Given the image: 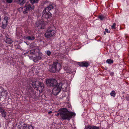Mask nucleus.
<instances>
[{"label":"nucleus","instance_id":"f03ea898","mask_svg":"<svg viewBox=\"0 0 129 129\" xmlns=\"http://www.w3.org/2000/svg\"><path fill=\"white\" fill-rule=\"evenodd\" d=\"M61 68L60 64L57 62H54L50 65L49 67V71L52 73H55L60 70Z\"/></svg>","mask_w":129,"mask_h":129},{"label":"nucleus","instance_id":"412c9836","mask_svg":"<svg viewBox=\"0 0 129 129\" xmlns=\"http://www.w3.org/2000/svg\"><path fill=\"white\" fill-rule=\"evenodd\" d=\"M2 116L4 118H5L6 117V115L7 114L5 110H2L1 111V112Z\"/></svg>","mask_w":129,"mask_h":129},{"label":"nucleus","instance_id":"c9c22d12","mask_svg":"<svg viewBox=\"0 0 129 129\" xmlns=\"http://www.w3.org/2000/svg\"><path fill=\"white\" fill-rule=\"evenodd\" d=\"M35 45V44L34 43H32L31 45V47H33V46L34 45Z\"/></svg>","mask_w":129,"mask_h":129},{"label":"nucleus","instance_id":"a19ab883","mask_svg":"<svg viewBox=\"0 0 129 129\" xmlns=\"http://www.w3.org/2000/svg\"><path fill=\"white\" fill-rule=\"evenodd\" d=\"M128 120H129V118H128Z\"/></svg>","mask_w":129,"mask_h":129},{"label":"nucleus","instance_id":"2f4dec72","mask_svg":"<svg viewBox=\"0 0 129 129\" xmlns=\"http://www.w3.org/2000/svg\"><path fill=\"white\" fill-rule=\"evenodd\" d=\"M6 2L8 3H11L13 1V0H6Z\"/></svg>","mask_w":129,"mask_h":129},{"label":"nucleus","instance_id":"cd10ccee","mask_svg":"<svg viewBox=\"0 0 129 129\" xmlns=\"http://www.w3.org/2000/svg\"><path fill=\"white\" fill-rule=\"evenodd\" d=\"M92 126L91 125H86L84 129H91Z\"/></svg>","mask_w":129,"mask_h":129},{"label":"nucleus","instance_id":"ddd939ff","mask_svg":"<svg viewBox=\"0 0 129 129\" xmlns=\"http://www.w3.org/2000/svg\"><path fill=\"white\" fill-rule=\"evenodd\" d=\"M53 4L52 3H51L48 5L43 10V12H46L47 11V12H49L50 10L54 9Z\"/></svg>","mask_w":129,"mask_h":129},{"label":"nucleus","instance_id":"7ed1b4c3","mask_svg":"<svg viewBox=\"0 0 129 129\" xmlns=\"http://www.w3.org/2000/svg\"><path fill=\"white\" fill-rule=\"evenodd\" d=\"M55 27L53 26L49 27L45 34V36L47 38H50L53 36L56 32Z\"/></svg>","mask_w":129,"mask_h":129},{"label":"nucleus","instance_id":"9b49d317","mask_svg":"<svg viewBox=\"0 0 129 129\" xmlns=\"http://www.w3.org/2000/svg\"><path fill=\"white\" fill-rule=\"evenodd\" d=\"M1 90L0 91V101L2 99H3L5 98V96L7 95V91L2 88Z\"/></svg>","mask_w":129,"mask_h":129},{"label":"nucleus","instance_id":"f257e3e1","mask_svg":"<svg viewBox=\"0 0 129 129\" xmlns=\"http://www.w3.org/2000/svg\"><path fill=\"white\" fill-rule=\"evenodd\" d=\"M58 112L56 116H58L59 115L61 118L63 120H69L73 116L75 115V113L69 111L66 108L60 109Z\"/></svg>","mask_w":129,"mask_h":129},{"label":"nucleus","instance_id":"c85d7f7f","mask_svg":"<svg viewBox=\"0 0 129 129\" xmlns=\"http://www.w3.org/2000/svg\"><path fill=\"white\" fill-rule=\"evenodd\" d=\"M100 128L99 127L96 126H92L91 129H99Z\"/></svg>","mask_w":129,"mask_h":129},{"label":"nucleus","instance_id":"58836bf2","mask_svg":"<svg viewBox=\"0 0 129 129\" xmlns=\"http://www.w3.org/2000/svg\"><path fill=\"white\" fill-rule=\"evenodd\" d=\"M25 12L27 13V11H26V10L25 11Z\"/></svg>","mask_w":129,"mask_h":129},{"label":"nucleus","instance_id":"473e14b6","mask_svg":"<svg viewBox=\"0 0 129 129\" xmlns=\"http://www.w3.org/2000/svg\"><path fill=\"white\" fill-rule=\"evenodd\" d=\"M98 17L101 20H102L104 18L103 16L101 15L99 16Z\"/></svg>","mask_w":129,"mask_h":129},{"label":"nucleus","instance_id":"dca6fc26","mask_svg":"<svg viewBox=\"0 0 129 129\" xmlns=\"http://www.w3.org/2000/svg\"><path fill=\"white\" fill-rule=\"evenodd\" d=\"M78 64L80 66L82 67H87L89 65V64L88 63L85 62H79Z\"/></svg>","mask_w":129,"mask_h":129},{"label":"nucleus","instance_id":"7c9ffc66","mask_svg":"<svg viewBox=\"0 0 129 129\" xmlns=\"http://www.w3.org/2000/svg\"><path fill=\"white\" fill-rule=\"evenodd\" d=\"M51 52L49 50L47 51L46 52V54L48 56L50 55H51Z\"/></svg>","mask_w":129,"mask_h":129},{"label":"nucleus","instance_id":"0eeeda50","mask_svg":"<svg viewBox=\"0 0 129 129\" xmlns=\"http://www.w3.org/2000/svg\"><path fill=\"white\" fill-rule=\"evenodd\" d=\"M46 83L48 86L54 87L57 86L58 84L57 81L54 79H48L46 80Z\"/></svg>","mask_w":129,"mask_h":129},{"label":"nucleus","instance_id":"bb28decb","mask_svg":"<svg viewBox=\"0 0 129 129\" xmlns=\"http://www.w3.org/2000/svg\"><path fill=\"white\" fill-rule=\"evenodd\" d=\"M19 3L21 5H22L24 4V0H18Z\"/></svg>","mask_w":129,"mask_h":129},{"label":"nucleus","instance_id":"20e7f679","mask_svg":"<svg viewBox=\"0 0 129 129\" xmlns=\"http://www.w3.org/2000/svg\"><path fill=\"white\" fill-rule=\"evenodd\" d=\"M55 27L53 26L49 27L45 34V36L47 38H50L53 36L56 32Z\"/></svg>","mask_w":129,"mask_h":129},{"label":"nucleus","instance_id":"39448f33","mask_svg":"<svg viewBox=\"0 0 129 129\" xmlns=\"http://www.w3.org/2000/svg\"><path fill=\"white\" fill-rule=\"evenodd\" d=\"M26 93L27 95L31 98L35 99L36 98L37 96L36 93L32 88L30 86L28 87L26 89Z\"/></svg>","mask_w":129,"mask_h":129},{"label":"nucleus","instance_id":"6ab92c4d","mask_svg":"<svg viewBox=\"0 0 129 129\" xmlns=\"http://www.w3.org/2000/svg\"><path fill=\"white\" fill-rule=\"evenodd\" d=\"M18 29H17L16 35L17 36L19 37L18 38H19L20 36H22V30H21L20 32L18 31Z\"/></svg>","mask_w":129,"mask_h":129},{"label":"nucleus","instance_id":"a211bd4d","mask_svg":"<svg viewBox=\"0 0 129 129\" xmlns=\"http://www.w3.org/2000/svg\"><path fill=\"white\" fill-rule=\"evenodd\" d=\"M37 26L39 27V29H42L44 28V24L43 22L41 21L38 23V25L37 24Z\"/></svg>","mask_w":129,"mask_h":129},{"label":"nucleus","instance_id":"9d476101","mask_svg":"<svg viewBox=\"0 0 129 129\" xmlns=\"http://www.w3.org/2000/svg\"><path fill=\"white\" fill-rule=\"evenodd\" d=\"M8 17L6 16H5L4 18V20L2 23V28L3 29H5L6 27L8 25Z\"/></svg>","mask_w":129,"mask_h":129},{"label":"nucleus","instance_id":"f8f14e48","mask_svg":"<svg viewBox=\"0 0 129 129\" xmlns=\"http://www.w3.org/2000/svg\"><path fill=\"white\" fill-rule=\"evenodd\" d=\"M42 17L43 18L46 19L50 18L51 17L52 14L50 12L46 11V12H43Z\"/></svg>","mask_w":129,"mask_h":129},{"label":"nucleus","instance_id":"e433bc0d","mask_svg":"<svg viewBox=\"0 0 129 129\" xmlns=\"http://www.w3.org/2000/svg\"><path fill=\"white\" fill-rule=\"evenodd\" d=\"M52 112V111H50L48 112V113L50 114Z\"/></svg>","mask_w":129,"mask_h":129},{"label":"nucleus","instance_id":"4468645a","mask_svg":"<svg viewBox=\"0 0 129 129\" xmlns=\"http://www.w3.org/2000/svg\"><path fill=\"white\" fill-rule=\"evenodd\" d=\"M39 55L38 56H36L35 57L34 56L33 58V61L34 62H37V61L40 60L42 58V55H41L42 54H39L38 53Z\"/></svg>","mask_w":129,"mask_h":129},{"label":"nucleus","instance_id":"5701e85b","mask_svg":"<svg viewBox=\"0 0 129 129\" xmlns=\"http://www.w3.org/2000/svg\"><path fill=\"white\" fill-rule=\"evenodd\" d=\"M26 39L28 40H34L35 38L33 36H31L26 37Z\"/></svg>","mask_w":129,"mask_h":129},{"label":"nucleus","instance_id":"393cba45","mask_svg":"<svg viewBox=\"0 0 129 129\" xmlns=\"http://www.w3.org/2000/svg\"><path fill=\"white\" fill-rule=\"evenodd\" d=\"M115 95L116 93L115 91L114 90L112 91L110 93V95L111 96L114 97L115 96Z\"/></svg>","mask_w":129,"mask_h":129},{"label":"nucleus","instance_id":"b1692460","mask_svg":"<svg viewBox=\"0 0 129 129\" xmlns=\"http://www.w3.org/2000/svg\"><path fill=\"white\" fill-rule=\"evenodd\" d=\"M113 61L111 59H107L106 61L107 63L109 64H111L113 63Z\"/></svg>","mask_w":129,"mask_h":129},{"label":"nucleus","instance_id":"ea45409f","mask_svg":"<svg viewBox=\"0 0 129 129\" xmlns=\"http://www.w3.org/2000/svg\"><path fill=\"white\" fill-rule=\"evenodd\" d=\"M23 13L24 14V11H23Z\"/></svg>","mask_w":129,"mask_h":129},{"label":"nucleus","instance_id":"72a5a7b5","mask_svg":"<svg viewBox=\"0 0 129 129\" xmlns=\"http://www.w3.org/2000/svg\"><path fill=\"white\" fill-rule=\"evenodd\" d=\"M105 31L107 33H110V31H108V29L106 28L105 29Z\"/></svg>","mask_w":129,"mask_h":129},{"label":"nucleus","instance_id":"aec40b11","mask_svg":"<svg viewBox=\"0 0 129 129\" xmlns=\"http://www.w3.org/2000/svg\"><path fill=\"white\" fill-rule=\"evenodd\" d=\"M25 129H33V127L30 125H27L25 124Z\"/></svg>","mask_w":129,"mask_h":129},{"label":"nucleus","instance_id":"1a4fd4ad","mask_svg":"<svg viewBox=\"0 0 129 129\" xmlns=\"http://www.w3.org/2000/svg\"><path fill=\"white\" fill-rule=\"evenodd\" d=\"M35 54V50H31L26 53H25V56H28L30 59H33V58H34Z\"/></svg>","mask_w":129,"mask_h":129},{"label":"nucleus","instance_id":"c756f323","mask_svg":"<svg viewBox=\"0 0 129 129\" xmlns=\"http://www.w3.org/2000/svg\"><path fill=\"white\" fill-rule=\"evenodd\" d=\"M116 24L115 23H114L111 26V28L112 29H115V26Z\"/></svg>","mask_w":129,"mask_h":129},{"label":"nucleus","instance_id":"f704fd0d","mask_svg":"<svg viewBox=\"0 0 129 129\" xmlns=\"http://www.w3.org/2000/svg\"><path fill=\"white\" fill-rule=\"evenodd\" d=\"M2 110H4L3 109H2V107H0V112H1V111Z\"/></svg>","mask_w":129,"mask_h":129},{"label":"nucleus","instance_id":"423d86ee","mask_svg":"<svg viewBox=\"0 0 129 129\" xmlns=\"http://www.w3.org/2000/svg\"><path fill=\"white\" fill-rule=\"evenodd\" d=\"M31 85L33 87L37 88L38 90H39V88L42 90L44 88L43 83L39 81L33 82L31 83Z\"/></svg>","mask_w":129,"mask_h":129},{"label":"nucleus","instance_id":"f3484780","mask_svg":"<svg viewBox=\"0 0 129 129\" xmlns=\"http://www.w3.org/2000/svg\"><path fill=\"white\" fill-rule=\"evenodd\" d=\"M5 41L6 43L9 44H11L13 42V41L10 38H8L7 36L5 38Z\"/></svg>","mask_w":129,"mask_h":129},{"label":"nucleus","instance_id":"4c0bfd02","mask_svg":"<svg viewBox=\"0 0 129 129\" xmlns=\"http://www.w3.org/2000/svg\"><path fill=\"white\" fill-rule=\"evenodd\" d=\"M104 35H106V31H104Z\"/></svg>","mask_w":129,"mask_h":129},{"label":"nucleus","instance_id":"2eb2a0df","mask_svg":"<svg viewBox=\"0 0 129 129\" xmlns=\"http://www.w3.org/2000/svg\"><path fill=\"white\" fill-rule=\"evenodd\" d=\"M25 8H26V9L27 10H28L29 11H30L31 9H34V7H31L30 5L29 4H28V3H26L25 6Z\"/></svg>","mask_w":129,"mask_h":129},{"label":"nucleus","instance_id":"4be33fe9","mask_svg":"<svg viewBox=\"0 0 129 129\" xmlns=\"http://www.w3.org/2000/svg\"><path fill=\"white\" fill-rule=\"evenodd\" d=\"M66 72L68 73H71V72L72 69L70 67H67L66 69Z\"/></svg>","mask_w":129,"mask_h":129},{"label":"nucleus","instance_id":"a878e982","mask_svg":"<svg viewBox=\"0 0 129 129\" xmlns=\"http://www.w3.org/2000/svg\"><path fill=\"white\" fill-rule=\"evenodd\" d=\"M30 2L33 4L35 3H37L39 0H30Z\"/></svg>","mask_w":129,"mask_h":129},{"label":"nucleus","instance_id":"6e6552de","mask_svg":"<svg viewBox=\"0 0 129 129\" xmlns=\"http://www.w3.org/2000/svg\"><path fill=\"white\" fill-rule=\"evenodd\" d=\"M62 83H61L58 84L57 86L54 87L52 90V93L54 95H57L59 92L62 88Z\"/></svg>","mask_w":129,"mask_h":129}]
</instances>
